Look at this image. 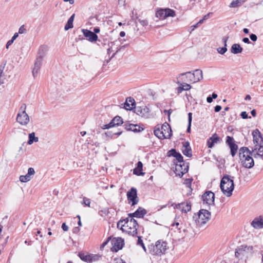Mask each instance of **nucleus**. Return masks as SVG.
<instances>
[{"instance_id": "obj_60", "label": "nucleus", "mask_w": 263, "mask_h": 263, "mask_svg": "<svg viewBox=\"0 0 263 263\" xmlns=\"http://www.w3.org/2000/svg\"><path fill=\"white\" fill-rule=\"evenodd\" d=\"M221 109V106L220 105H216L214 107V110L215 112H219Z\"/></svg>"}, {"instance_id": "obj_40", "label": "nucleus", "mask_w": 263, "mask_h": 263, "mask_svg": "<svg viewBox=\"0 0 263 263\" xmlns=\"http://www.w3.org/2000/svg\"><path fill=\"white\" fill-rule=\"evenodd\" d=\"M126 100L127 101V102L130 104L131 105V108H134L135 109V107H136V102H135V101L134 100V99L131 97H128L127 99H126Z\"/></svg>"}, {"instance_id": "obj_10", "label": "nucleus", "mask_w": 263, "mask_h": 263, "mask_svg": "<svg viewBox=\"0 0 263 263\" xmlns=\"http://www.w3.org/2000/svg\"><path fill=\"white\" fill-rule=\"evenodd\" d=\"M203 203L209 205H214L215 194L211 191H206L202 195Z\"/></svg>"}, {"instance_id": "obj_48", "label": "nucleus", "mask_w": 263, "mask_h": 263, "mask_svg": "<svg viewBox=\"0 0 263 263\" xmlns=\"http://www.w3.org/2000/svg\"><path fill=\"white\" fill-rule=\"evenodd\" d=\"M26 104L23 103L21 105V106L19 109V112L23 113L24 114V113H26Z\"/></svg>"}, {"instance_id": "obj_26", "label": "nucleus", "mask_w": 263, "mask_h": 263, "mask_svg": "<svg viewBox=\"0 0 263 263\" xmlns=\"http://www.w3.org/2000/svg\"><path fill=\"white\" fill-rule=\"evenodd\" d=\"M182 151L185 156L188 157H191L192 156V149L190 147L189 142L186 141L183 143V148Z\"/></svg>"}, {"instance_id": "obj_32", "label": "nucleus", "mask_w": 263, "mask_h": 263, "mask_svg": "<svg viewBox=\"0 0 263 263\" xmlns=\"http://www.w3.org/2000/svg\"><path fill=\"white\" fill-rule=\"evenodd\" d=\"M74 16H75V14H73L68 19L67 23L66 24V25L64 27V29L66 31L69 30L70 28H73V22L74 20Z\"/></svg>"}, {"instance_id": "obj_36", "label": "nucleus", "mask_w": 263, "mask_h": 263, "mask_svg": "<svg viewBox=\"0 0 263 263\" xmlns=\"http://www.w3.org/2000/svg\"><path fill=\"white\" fill-rule=\"evenodd\" d=\"M246 0H235L233 1L230 4V7L236 8L237 7L244 3Z\"/></svg>"}, {"instance_id": "obj_33", "label": "nucleus", "mask_w": 263, "mask_h": 263, "mask_svg": "<svg viewBox=\"0 0 263 263\" xmlns=\"http://www.w3.org/2000/svg\"><path fill=\"white\" fill-rule=\"evenodd\" d=\"M29 140L27 143L29 145H31L33 142H37L39 141V138L35 136V133L32 132L29 134Z\"/></svg>"}, {"instance_id": "obj_55", "label": "nucleus", "mask_w": 263, "mask_h": 263, "mask_svg": "<svg viewBox=\"0 0 263 263\" xmlns=\"http://www.w3.org/2000/svg\"><path fill=\"white\" fill-rule=\"evenodd\" d=\"M250 38L252 41H254V42L256 41L257 39V37L256 35L255 34H253V33H252L250 35Z\"/></svg>"}, {"instance_id": "obj_49", "label": "nucleus", "mask_w": 263, "mask_h": 263, "mask_svg": "<svg viewBox=\"0 0 263 263\" xmlns=\"http://www.w3.org/2000/svg\"><path fill=\"white\" fill-rule=\"evenodd\" d=\"M20 180L22 182H27L29 181V178H27L25 175H21Z\"/></svg>"}, {"instance_id": "obj_51", "label": "nucleus", "mask_w": 263, "mask_h": 263, "mask_svg": "<svg viewBox=\"0 0 263 263\" xmlns=\"http://www.w3.org/2000/svg\"><path fill=\"white\" fill-rule=\"evenodd\" d=\"M138 21L143 26H146L148 25V21L146 20H142L140 18H138Z\"/></svg>"}, {"instance_id": "obj_15", "label": "nucleus", "mask_w": 263, "mask_h": 263, "mask_svg": "<svg viewBox=\"0 0 263 263\" xmlns=\"http://www.w3.org/2000/svg\"><path fill=\"white\" fill-rule=\"evenodd\" d=\"M251 152L255 158H261L263 160V144H256L252 147Z\"/></svg>"}, {"instance_id": "obj_42", "label": "nucleus", "mask_w": 263, "mask_h": 263, "mask_svg": "<svg viewBox=\"0 0 263 263\" xmlns=\"http://www.w3.org/2000/svg\"><path fill=\"white\" fill-rule=\"evenodd\" d=\"M101 256L98 254H90V262L99 260Z\"/></svg>"}, {"instance_id": "obj_43", "label": "nucleus", "mask_w": 263, "mask_h": 263, "mask_svg": "<svg viewBox=\"0 0 263 263\" xmlns=\"http://www.w3.org/2000/svg\"><path fill=\"white\" fill-rule=\"evenodd\" d=\"M99 42L101 43V44L105 45L107 43L106 42L108 41L106 38H105L104 36L102 35L100 36V38H98L97 40Z\"/></svg>"}, {"instance_id": "obj_4", "label": "nucleus", "mask_w": 263, "mask_h": 263, "mask_svg": "<svg viewBox=\"0 0 263 263\" xmlns=\"http://www.w3.org/2000/svg\"><path fill=\"white\" fill-rule=\"evenodd\" d=\"M154 134L160 139H170L172 135L171 126L167 123L161 126L159 125L156 126Z\"/></svg>"}, {"instance_id": "obj_2", "label": "nucleus", "mask_w": 263, "mask_h": 263, "mask_svg": "<svg viewBox=\"0 0 263 263\" xmlns=\"http://www.w3.org/2000/svg\"><path fill=\"white\" fill-rule=\"evenodd\" d=\"M253 154L247 147H242L239 149V158L242 165L247 168H251L254 165L252 158Z\"/></svg>"}, {"instance_id": "obj_25", "label": "nucleus", "mask_w": 263, "mask_h": 263, "mask_svg": "<svg viewBox=\"0 0 263 263\" xmlns=\"http://www.w3.org/2000/svg\"><path fill=\"white\" fill-rule=\"evenodd\" d=\"M125 129L127 131H132L134 133L141 132L143 128L137 124H125L124 125Z\"/></svg>"}, {"instance_id": "obj_17", "label": "nucleus", "mask_w": 263, "mask_h": 263, "mask_svg": "<svg viewBox=\"0 0 263 263\" xmlns=\"http://www.w3.org/2000/svg\"><path fill=\"white\" fill-rule=\"evenodd\" d=\"M16 121L22 125H26L29 122V117L27 113L18 112L16 117Z\"/></svg>"}, {"instance_id": "obj_64", "label": "nucleus", "mask_w": 263, "mask_h": 263, "mask_svg": "<svg viewBox=\"0 0 263 263\" xmlns=\"http://www.w3.org/2000/svg\"><path fill=\"white\" fill-rule=\"evenodd\" d=\"M212 14V13L210 12V13H209L206 14V15H205L203 16V18L204 20H207V19H208V18L210 17V15H211Z\"/></svg>"}, {"instance_id": "obj_30", "label": "nucleus", "mask_w": 263, "mask_h": 263, "mask_svg": "<svg viewBox=\"0 0 263 263\" xmlns=\"http://www.w3.org/2000/svg\"><path fill=\"white\" fill-rule=\"evenodd\" d=\"M47 51V46L46 45H42L40 47L37 58H40L43 59L44 57L46 55V53Z\"/></svg>"}, {"instance_id": "obj_7", "label": "nucleus", "mask_w": 263, "mask_h": 263, "mask_svg": "<svg viewBox=\"0 0 263 263\" xmlns=\"http://www.w3.org/2000/svg\"><path fill=\"white\" fill-rule=\"evenodd\" d=\"M253 246H248L247 245H243L238 247L236 249L235 255L237 258H242L243 256L251 255L253 254Z\"/></svg>"}, {"instance_id": "obj_56", "label": "nucleus", "mask_w": 263, "mask_h": 263, "mask_svg": "<svg viewBox=\"0 0 263 263\" xmlns=\"http://www.w3.org/2000/svg\"><path fill=\"white\" fill-rule=\"evenodd\" d=\"M172 112V110L171 109H169V110H164V113L165 114H167L168 115V120L170 121V115L171 114V113Z\"/></svg>"}, {"instance_id": "obj_13", "label": "nucleus", "mask_w": 263, "mask_h": 263, "mask_svg": "<svg viewBox=\"0 0 263 263\" xmlns=\"http://www.w3.org/2000/svg\"><path fill=\"white\" fill-rule=\"evenodd\" d=\"M123 123V121L122 118L119 116H117L114 117L108 124L104 125L102 128L104 129H109L122 125Z\"/></svg>"}, {"instance_id": "obj_24", "label": "nucleus", "mask_w": 263, "mask_h": 263, "mask_svg": "<svg viewBox=\"0 0 263 263\" xmlns=\"http://www.w3.org/2000/svg\"><path fill=\"white\" fill-rule=\"evenodd\" d=\"M220 142V138L217 134L215 133L207 141V145L209 148H212L214 144Z\"/></svg>"}, {"instance_id": "obj_28", "label": "nucleus", "mask_w": 263, "mask_h": 263, "mask_svg": "<svg viewBox=\"0 0 263 263\" xmlns=\"http://www.w3.org/2000/svg\"><path fill=\"white\" fill-rule=\"evenodd\" d=\"M143 164L141 161H138L137 163V166L133 170V173L137 176H143L144 173L142 172Z\"/></svg>"}, {"instance_id": "obj_57", "label": "nucleus", "mask_w": 263, "mask_h": 263, "mask_svg": "<svg viewBox=\"0 0 263 263\" xmlns=\"http://www.w3.org/2000/svg\"><path fill=\"white\" fill-rule=\"evenodd\" d=\"M240 116L242 119H247L248 118V114L246 111L241 112Z\"/></svg>"}, {"instance_id": "obj_9", "label": "nucleus", "mask_w": 263, "mask_h": 263, "mask_svg": "<svg viewBox=\"0 0 263 263\" xmlns=\"http://www.w3.org/2000/svg\"><path fill=\"white\" fill-rule=\"evenodd\" d=\"M127 198L128 203L132 202V206L137 204L139 202L137 189L135 187H132L127 192Z\"/></svg>"}, {"instance_id": "obj_50", "label": "nucleus", "mask_w": 263, "mask_h": 263, "mask_svg": "<svg viewBox=\"0 0 263 263\" xmlns=\"http://www.w3.org/2000/svg\"><path fill=\"white\" fill-rule=\"evenodd\" d=\"M192 179H186L184 181V184H186V186L187 187L191 188V183L192 181Z\"/></svg>"}, {"instance_id": "obj_12", "label": "nucleus", "mask_w": 263, "mask_h": 263, "mask_svg": "<svg viewBox=\"0 0 263 263\" xmlns=\"http://www.w3.org/2000/svg\"><path fill=\"white\" fill-rule=\"evenodd\" d=\"M134 112L138 116L144 118L150 117L149 109L144 105L135 107Z\"/></svg>"}, {"instance_id": "obj_47", "label": "nucleus", "mask_w": 263, "mask_h": 263, "mask_svg": "<svg viewBox=\"0 0 263 263\" xmlns=\"http://www.w3.org/2000/svg\"><path fill=\"white\" fill-rule=\"evenodd\" d=\"M111 237L110 236L109 237L107 238V239L106 240V241H105L100 246V249L101 250H103L104 249V248L105 247V246L106 245H107V244L108 243V242L111 240Z\"/></svg>"}, {"instance_id": "obj_5", "label": "nucleus", "mask_w": 263, "mask_h": 263, "mask_svg": "<svg viewBox=\"0 0 263 263\" xmlns=\"http://www.w3.org/2000/svg\"><path fill=\"white\" fill-rule=\"evenodd\" d=\"M167 248V243L161 240L157 241L155 245L152 244L148 247L149 253L153 255H161L164 254Z\"/></svg>"}, {"instance_id": "obj_6", "label": "nucleus", "mask_w": 263, "mask_h": 263, "mask_svg": "<svg viewBox=\"0 0 263 263\" xmlns=\"http://www.w3.org/2000/svg\"><path fill=\"white\" fill-rule=\"evenodd\" d=\"M211 213L208 210L201 209L197 214H194L193 218L197 223L202 225L209 221Z\"/></svg>"}, {"instance_id": "obj_59", "label": "nucleus", "mask_w": 263, "mask_h": 263, "mask_svg": "<svg viewBox=\"0 0 263 263\" xmlns=\"http://www.w3.org/2000/svg\"><path fill=\"white\" fill-rule=\"evenodd\" d=\"M229 39V37L228 36H224L223 38H222V42L224 44V47H226L227 46V41Z\"/></svg>"}, {"instance_id": "obj_37", "label": "nucleus", "mask_w": 263, "mask_h": 263, "mask_svg": "<svg viewBox=\"0 0 263 263\" xmlns=\"http://www.w3.org/2000/svg\"><path fill=\"white\" fill-rule=\"evenodd\" d=\"M182 206V211L184 213H187L190 211L191 209V202H186L185 204L184 203H182L180 204Z\"/></svg>"}, {"instance_id": "obj_1", "label": "nucleus", "mask_w": 263, "mask_h": 263, "mask_svg": "<svg viewBox=\"0 0 263 263\" xmlns=\"http://www.w3.org/2000/svg\"><path fill=\"white\" fill-rule=\"evenodd\" d=\"M138 226L137 220L133 217L126 218L120 220L117 223V228L122 231L127 232L134 236L137 234V227Z\"/></svg>"}, {"instance_id": "obj_8", "label": "nucleus", "mask_w": 263, "mask_h": 263, "mask_svg": "<svg viewBox=\"0 0 263 263\" xmlns=\"http://www.w3.org/2000/svg\"><path fill=\"white\" fill-rule=\"evenodd\" d=\"M111 244L112 247L111 251L113 252H117L121 250L124 245V239L121 237L113 238L111 239Z\"/></svg>"}, {"instance_id": "obj_53", "label": "nucleus", "mask_w": 263, "mask_h": 263, "mask_svg": "<svg viewBox=\"0 0 263 263\" xmlns=\"http://www.w3.org/2000/svg\"><path fill=\"white\" fill-rule=\"evenodd\" d=\"M26 32V29L24 27V25L21 26L18 30V33L20 34L24 33Z\"/></svg>"}, {"instance_id": "obj_62", "label": "nucleus", "mask_w": 263, "mask_h": 263, "mask_svg": "<svg viewBox=\"0 0 263 263\" xmlns=\"http://www.w3.org/2000/svg\"><path fill=\"white\" fill-rule=\"evenodd\" d=\"M79 227H74L72 230V232L73 233L77 234L80 231Z\"/></svg>"}, {"instance_id": "obj_11", "label": "nucleus", "mask_w": 263, "mask_h": 263, "mask_svg": "<svg viewBox=\"0 0 263 263\" xmlns=\"http://www.w3.org/2000/svg\"><path fill=\"white\" fill-rule=\"evenodd\" d=\"M182 164H176L175 173L177 176L182 177L183 175L189 171V165L188 163L182 162Z\"/></svg>"}, {"instance_id": "obj_27", "label": "nucleus", "mask_w": 263, "mask_h": 263, "mask_svg": "<svg viewBox=\"0 0 263 263\" xmlns=\"http://www.w3.org/2000/svg\"><path fill=\"white\" fill-rule=\"evenodd\" d=\"M168 153H170V156H172L175 158H176V160L178 162L182 163L183 162V157L181 155V154L177 152L176 150L174 148L171 149Z\"/></svg>"}, {"instance_id": "obj_31", "label": "nucleus", "mask_w": 263, "mask_h": 263, "mask_svg": "<svg viewBox=\"0 0 263 263\" xmlns=\"http://www.w3.org/2000/svg\"><path fill=\"white\" fill-rule=\"evenodd\" d=\"M180 86L178 87V93H180L183 90H189L191 88V86L187 84V82L182 83L180 82Z\"/></svg>"}, {"instance_id": "obj_63", "label": "nucleus", "mask_w": 263, "mask_h": 263, "mask_svg": "<svg viewBox=\"0 0 263 263\" xmlns=\"http://www.w3.org/2000/svg\"><path fill=\"white\" fill-rule=\"evenodd\" d=\"M100 31V30L99 27H97L94 28L93 32L96 34L97 33H99Z\"/></svg>"}, {"instance_id": "obj_44", "label": "nucleus", "mask_w": 263, "mask_h": 263, "mask_svg": "<svg viewBox=\"0 0 263 263\" xmlns=\"http://www.w3.org/2000/svg\"><path fill=\"white\" fill-rule=\"evenodd\" d=\"M91 203L90 199L87 198L85 197H83V201L82 202V204H85L86 206H90V204Z\"/></svg>"}, {"instance_id": "obj_19", "label": "nucleus", "mask_w": 263, "mask_h": 263, "mask_svg": "<svg viewBox=\"0 0 263 263\" xmlns=\"http://www.w3.org/2000/svg\"><path fill=\"white\" fill-rule=\"evenodd\" d=\"M252 136L253 138V143L255 144L254 145H256V144H263V138L258 129H256L252 132Z\"/></svg>"}, {"instance_id": "obj_38", "label": "nucleus", "mask_w": 263, "mask_h": 263, "mask_svg": "<svg viewBox=\"0 0 263 263\" xmlns=\"http://www.w3.org/2000/svg\"><path fill=\"white\" fill-rule=\"evenodd\" d=\"M165 14L166 16V18L169 16L174 17L176 15V12L174 10L170 8H165Z\"/></svg>"}, {"instance_id": "obj_20", "label": "nucleus", "mask_w": 263, "mask_h": 263, "mask_svg": "<svg viewBox=\"0 0 263 263\" xmlns=\"http://www.w3.org/2000/svg\"><path fill=\"white\" fill-rule=\"evenodd\" d=\"M251 225L256 229L263 228V217L260 216L255 218L251 222Z\"/></svg>"}, {"instance_id": "obj_16", "label": "nucleus", "mask_w": 263, "mask_h": 263, "mask_svg": "<svg viewBox=\"0 0 263 263\" xmlns=\"http://www.w3.org/2000/svg\"><path fill=\"white\" fill-rule=\"evenodd\" d=\"M189 78L190 79V81H193V83H196L203 78L202 76V71L200 69H196L193 71V72H192V74H189Z\"/></svg>"}, {"instance_id": "obj_54", "label": "nucleus", "mask_w": 263, "mask_h": 263, "mask_svg": "<svg viewBox=\"0 0 263 263\" xmlns=\"http://www.w3.org/2000/svg\"><path fill=\"white\" fill-rule=\"evenodd\" d=\"M28 175L30 176L33 175L35 174V171L33 168L29 167L28 170Z\"/></svg>"}, {"instance_id": "obj_3", "label": "nucleus", "mask_w": 263, "mask_h": 263, "mask_svg": "<svg viewBox=\"0 0 263 263\" xmlns=\"http://www.w3.org/2000/svg\"><path fill=\"white\" fill-rule=\"evenodd\" d=\"M234 177L229 175H225L222 178L220 181V189L222 193L227 197H230L232 194L234 190V184L233 181Z\"/></svg>"}, {"instance_id": "obj_23", "label": "nucleus", "mask_w": 263, "mask_h": 263, "mask_svg": "<svg viewBox=\"0 0 263 263\" xmlns=\"http://www.w3.org/2000/svg\"><path fill=\"white\" fill-rule=\"evenodd\" d=\"M189 74H192V72H186L184 73H182L179 74V77L177 78L178 84H180V82H189V83H193V81H190V79L189 78Z\"/></svg>"}, {"instance_id": "obj_52", "label": "nucleus", "mask_w": 263, "mask_h": 263, "mask_svg": "<svg viewBox=\"0 0 263 263\" xmlns=\"http://www.w3.org/2000/svg\"><path fill=\"white\" fill-rule=\"evenodd\" d=\"M124 108L127 110H133L134 108H131V105L126 100V101L124 103Z\"/></svg>"}, {"instance_id": "obj_41", "label": "nucleus", "mask_w": 263, "mask_h": 263, "mask_svg": "<svg viewBox=\"0 0 263 263\" xmlns=\"http://www.w3.org/2000/svg\"><path fill=\"white\" fill-rule=\"evenodd\" d=\"M137 244V245L141 246L145 252L146 251V247L144 246V244L143 242V240L141 236L138 237V241Z\"/></svg>"}, {"instance_id": "obj_18", "label": "nucleus", "mask_w": 263, "mask_h": 263, "mask_svg": "<svg viewBox=\"0 0 263 263\" xmlns=\"http://www.w3.org/2000/svg\"><path fill=\"white\" fill-rule=\"evenodd\" d=\"M82 31L85 37L88 39V40L91 42L97 41L98 36L95 33L88 29H83Z\"/></svg>"}, {"instance_id": "obj_46", "label": "nucleus", "mask_w": 263, "mask_h": 263, "mask_svg": "<svg viewBox=\"0 0 263 263\" xmlns=\"http://www.w3.org/2000/svg\"><path fill=\"white\" fill-rule=\"evenodd\" d=\"M127 46V44H126V45H123L121 47H120L119 48H118L116 52L115 53H114L112 55L111 57L109 58V60L107 61V62H108V61L109 60H110L111 59H112V58H114L115 57V55L117 53H118L119 51H120L122 49H124L125 48V47H126Z\"/></svg>"}, {"instance_id": "obj_61", "label": "nucleus", "mask_w": 263, "mask_h": 263, "mask_svg": "<svg viewBox=\"0 0 263 263\" xmlns=\"http://www.w3.org/2000/svg\"><path fill=\"white\" fill-rule=\"evenodd\" d=\"M13 41L12 40H10L9 41H8L6 44V48L7 49H8L10 45H11L13 43Z\"/></svg>"}, {"instance_id": "obj_58", "label": "nucleus", "mask_w": 263, "mask_h": 263, "mask_svg": "<svg viewBox=\"0 0 263 263\" xmlns=\"http://www.w3.org/2000/svg\"><path fill=\"white\" fill-rule=\"evenodd\" d=\"M62 228L64 231H67L68 230V227L65 223H63L62 224Z\"/></svg>"}, {"instance_id": "obj_14", "label": "nucleus", "mask_w": 263, "mask_h": 263, "mask_svg": "<svg viewBox=\"0 0 263 263\" xmlns=\"http://www.w3.org/2000/svg\"><path fill=\"white\" fill-rule=\"evenodd\" d=\"M226 143L229 145L230 148L232 156L234 157L237 152L238 147L237 145L235 143L233 138L229 136H227Z\"/></svg>"}, {"instance_id": "obj_29", "label": "nucleus", "mask_w": 263, "mask_h": 263, "mask_svg": "<svg viewBox=\"0 0 263 263\" xmlns=\"http://www.w3.org/2000/svg\"><path fill=\"white\" fill-rule=\"evenodd\" d=\"M242 50V48L239 44H234L231 48V52L233 54L240 53Z\"/></svg>"}, {"instance_id": "obj_45", "label": "nucleus", "mask_w": 263, "mask_h": 263, "mask_svg": "<svg viewBox=\"0 0 263 263\" xmlns=\"http://www.w3.org/2000/svg\"><path fill=\"white\" fill-rule=\"evenodd\" d=\"M218 52L221 54H224L227 51V48L226 47H219L217 49Z\"/></svg>"}, {"instance_id": "obj_21", "label": "nucleus", "mask_w": 263, "mask_h": 263, "mask_svg": "<svg viewBox=\"0 0 263 263\" xmlns=\"http://www.w3.org/2000/svg\"><path fill=\"white\" fill-rule=\"evenodd\" d=\"M147 213L146 210L142 207H139L134 213L128 214L129 217L143 218Z\"/></svg>"}, {"instance_id": "obj_22", "label": "nucleus", "mask_w": 263, "mask_h": 263, "mask_svg": "<svg viewBox=\"0 0 263 263\" xmlns=\"http://www.w3.org/2000/svg\"><path fill=\"white\" fill-rule=\"evenodd\" d=\"M43 60V59L36 57L34 63V66L32 71V75L34 78L37 76L38 72L40 71L41 65L42 64Z\"/></svg>"}, {"instance_id": "obj_34", "label": "nucleus", "mask_w": 263, "mask_h": 263, "mask_svg": "<svg viewBox=\"0 0 263 263\" xmlns=\"http://www.w3.org/2000/svg\"><path fill=\"white\" fill-rule=\"evenodd\" d=\"M78 255L83 261L90 262V254H86L83 252H79Z\"/></svg>"}, {"instance_id": "obj_35", "label": "nucleus", "mask_w": 263, "mask_h": 263, "mask_svg": "<svg viewBox=\"0 0 263 263\" xmlns=\"http://www.w3.org/2000/svg\"><path fill=\"white\" fill-rule=\"evenodd\" d=\"M165 9H160L158 10L156 13V16L158 17L159 19H165L166 18V16L165 14Z\"/></svg>"}, {"instance_id": "obj_39", "label": "nucleus", "mask_w": 263, "mask_h": 263, "mask_svg": "<svg viewBox=\"0 0 263 263\" xmlns=\"http://www.w3.org/2000/svg\"><path fill=\"white\" fill-rule=\"evenodd\" d=\"M192 121V113L189 112V113H188V126H187V130H186L187 133L191 132V126Z\"/></svg>"}]
</instances>
